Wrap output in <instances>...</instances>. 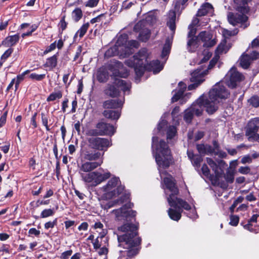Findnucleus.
I'll use <instances>...</instances> for the list:
<instances>
[{
	"label": "nucleus",
	"mask_w": 259,
	"mask_h": 259,
	"mask_svg": "<svg viewBox=\"0 0 259 259\" xmlns=\"http://www.w3.org/2000/svg\"><path fill=\"white\" fill-rule=\"evenodd\" d=\"M163 68L162 65L159 60H153L148 63L145 66V70L153 71L154 74L159 72Z\"/></svg>",
	"instance_id": "obj_22"
},
{
	"label": "nucleus",
	"mask_w": 259,
	"mask_h": 259,
	"mask_svg": "<svg viewBox=\"0 0 259 259\" xmlns=\"http://www.w3.org/2000/svg\"><path fill=\"white\" fill-rule=\"evenodd\" d=\"M213 12V7L212 5L209 3L203 4L198 9L195 15L196 17H202Z\"/></svg>",
	"instance_id": "obj_19"
},
{
	"label": "nucleus",
	"mask_w": 259,
	"mask_h": 259,
	"mask_svg": "<svg viewBox=\"0 0 259 259\" xmlns=\"http://www.w3.org/2000/svg\"><path fill=\"white\" fill-rule=\"evenodd\" d=\"M103 238V236L97 237L93 242V244L94 248L95 249H99L101 246V240Z\"/></svg>",
	"instance_id": "obj_55"
},
{
	"label": "nucleus",
	"mask_w": 259,
	"mask_h": 259,
	"mask_svg": "<svg viewBox=\"0 0 259 259\" xmlns=\"http://www.w3.org/2000/svg\"><path fill=\"white\" fill-rule=\"evenodd\" d=\"M166 24L169 29L175 33L176 28V13L174 10H170L166 14Z\"/></svg>",
	"instance_id": "obj_16"
},
{
	"label": "nucleus",
	"mask_w": 259,
	"mask_h": 259,
	"mask_svg": "<svg viewBox=\"0 0 259 259\" xmlns=\"http://www.w3.org/2000/svg\"><path fill=\"white\" fill-rule=\"evenodd\" d=\"M46 77L45 74H37L35 73H32L29 75V78L33 80L37 81H41L43 80Z\"/></svg>",
	"instance_id": "obj_51"
},
{
	"label": "nucleus",
	"mask_w": 259,
	"mask_h": 259,
	"mask_svg": "<svg viewBox=\"0 0 259 259\" xmlns=\"http://www.w3.org/2000/svg\"><path fill=\"white\" fill-rule=\"evenodd\" d=\"M202 160L203 158L201 155H196L195 157L191 160V162L196 169H199Z\"/></svg>",
	"instance_id": "obj_41"
},
{
	"label": "nucleus",
	"mask_w": 259,
	"mask_h": 259,
	"mask_svg": "<svg viewBox=\"0 0 259 259\" xmlns=\"http://www.w3.org/2000/svg\"><path fill=\"white\" fill-rule=\"evenodd\" d=\"M121 36H125V37H126L125 41H123L122 40L121 46H125L130 49L131 53H130V55L133 53V52H132L133 48H138L139 47V44L137 40H131L130 41H127V35L124 34V35H121Z\"/></svg>",
	"instance_id": "obj_31"
},
{
	"label": "nucleus",
	"mask_w": 259,
	"mask_h": 259,
	"mask_svg": "<svg viewBox=\"0 0 259 259\" xmlns=\"http://www.w3.org/2000/svg\"><path fill=\"white\" fill-rule=\"evenodd\" d=\"M99 0H89L84 4V6L87 7L94 8L97 6Z\"/></svg>",
	"instance_id": "obj_56"
},
{
	"label": "nucleus",
	"mask_w": 259,
	"mask_h": 259,
	"mask_svg": "<svg viewBox=\"0 0 259 259\" xmlns=\"http://www.w3.org/2000/svg\"><path fill=\"white\" fill-rule=\"evenodd\" d=\"M137 4V1L136 0H125L124 1L122 4V10H127L131 8L133 6Z\"/></svg>",
	"instance_id": "obj_44"
},
{
	"label": "nucleus",
	"mask_w": 259,
	"mask_h": 259,
	"mask_svg": "<svg viewBox=\"0 0 259 259\" xmlns=\"http://www.w3.org/2000/svg\"><path fill=\"white\" fill-rule=\"evenodd\" d=\"M163 183L166 188L171 192V194L167 197V201L170 206H176L180 204L186 210L191 209L190 205L187 202L177 196L179 191L175 179L171 175H168V177L164 178Z\"/></svg>",
	"instance_id": "obj_4"
},
{
	"label": "nucleus",
	"mask_w": 259,
	"mask_h": 259,
	"mask_svg": "<svg viewBox=\"0 0 259 259\" xmlns=\"http://www.w3.org/2000/svg\"><path fill=\"white\" fill-rule=\"evenodd\" d=\"M108 73L106 70L104 68H100L98 71L97 78L100 82H105L108 79Z\"/></svg>",
	"instance_id": "obj_36"
},
{
	"label": "nucleus",
	"mask_w": 259,
	"mask_h": 259,
	"mask_svg": "<svg viewBox=\"0 0 259 259\" xmlns=\"http://www.w3.org/2000/svg\"><path fill=\"white\" fill-rule=\"evenodd\" d=\"M57 63L58 55L55 54L47 59L46 62L44 64V67L49 68L50 70H53L57 66Z\"/></svg>",
	"instance_id": "obj_30"
},
{
	"label": "nucleus",
	"mask_w": 259,
	"mask_h": 259,
	"mask_svg": "<svg viewBox=\"0 0 259 259\" xmlns=\"http://www.w3.org/2000/svg\"><path fill=\"white\" fill-rule=\"evenodd\" d=\"M119 180L118 178H112L108 182L106 185L103 187V191L110 196L119 195L123 190L121 186H118Z\"/></svg>",
	"instance_id": "obj_10"
},
{
	"label": "nucleus",
	"mask_w": 259,
	"mask_h": 259,
	"mask_svg": "<svg viewBox=\"0 0 259 259\" xmlns=\"http://www.w3.org/2000/svg\"><path fill=\"white\" fill-rule=\"evenodd\" d=\"M103 163V159H100L98 161H88L83 163L80 166L79 172H90L92 170L95 169Z\"/></svg>",
	"instance_id": "obj_15"
},
{
	"label": "nucleus",
	"mask_w": 259,
	"mask_h": 259,
	"mask_svg": "<svg viewBox=\"0 0 259 259\" xmlns=\"http://www.w3.org/2000/svg\"><path fill=\"white\" fill-rule=\"evenodd\" d=\"M82 16V12L80 9L76 8L72 12V17L75 22L78 21Z\"/></svg>",
	"instance_id": "obj_42"
},
{
	"label": "nucleus",
	"mask_w": 259,
	"mask_h": 259,
	"mask_svg": "<svg viewBox=\"0 0 259 259\" xmlns=\"http://www.w3.org/2000/svg\"><path fill=\"white\" fill-rule=\"evenodd\" d=\"M203 98L200 97L197 101L191 106V109L197 116L202 115L204 107L203 106Z\"/></svg>",
	"instance_id": "obj_20"
},
{
	"label": "nucleus",
	"mask_w": 259,
	"mask_h": 259,
	"mask_svg": "<svg viewBox=\"0 0 259 259\" xmlns=\"http://www.w3.org/2000/svg\"><path fill=\"white\" fill-rule=\"evenodd\" d=\"M123 105V102L119 100H109L103 103V107L105 109H115L121 107Z\"/></svg>",
	"instance_id": "obj_26"
},
{
	"label": "nucleus",
	"mask_w": 259,
	"mask_h": 259,
	"mask_svg": "<svg viewBox=\"0 0 259 259\" xmlns=\"http://www.w3.org/2000/svg\"><path fill=\"white\" fill-rule=\"evenodd\" d=\"M156 147L155 155V160L159 167L163 168H168L172 163V156L170 150L166 143L160 140L158 142L157 137L152 138V147Z\"/></svg>",
	"instance_id": "obj_3"
},
{
	"label": "nucleus",
	"mask_w": 259,
	"mask_h": 259,
	"mask_svg": "<svg viewBox=\"0 0 259 259\" xmlns=\"http://www.w3.org/2000/svg\"><path fill=\"white\" fill-rule=\"evenodd\" d=\"M117 239L118 246L127 249V256L132 257L136 255L139 249L138 246L141 239L137 237L138 226L131 223H125L118 228Z\"/></svg>",
	"instance_id": "obj_1"
},
{
	"label": "nucleus",
	"mask_w": 259,
	"mask_h": 259,
	"mask_svg": "<svg viewBox=\"0 0 259 259\" xmlns=\"http://www.w3.org/2000/svg\"><path fill=\"white\" fill-rule=\"evenodd\" d=\"M19 35L17 34L7 36L3 41V45L6 47H12L15 45L19 41Z\"/></svg>",
	"instance_id": "obj_27"
},
{
	"label": "nucleus",
	"mask_w": 259,
	"mask_h": 259,
	"mask_svg": "<svg viewBox=\"0 0 259 259\" xmlns=\"http://www.w3.org/2000/svg\"><path fill=\"white\" fill-rule=\"evenodd\" d=\"M80 175L82 180L87 183H92L93 185L95 186L96 181V171L90 172L88 173L79 172Z\"/></svg>",
	"instance_id": "obj_25"
},
{
	"label": "nucleus",
	"mask_w": 259,
	"mask_h": 259,
	"mask_svg": "<svg viewBox=\"0 0 259 259\" xmlns=\"http://www.w3.org/2000/svg\"><path fill=\"white\" fill-rule=\"evenodd\" d=\"M171 207H174L175 208H170L168 209L167 210L168 215L171 220L178 221L181 218L183 209H185L181 206L180 204L176 206Z\"/></svg>",
	"instance_id": "obj_17"
},
{
	"label": "nucleus",
	"mask_w": 259,
	"mask_h": 259,
	"mask_svg": "<svg viewBox=\"0 0 259 259\" xmlns=\"http://www.w3.org/2000/svg\"><path fill=\"white\" fill-rule=\"evenodd\" d=\"M248 141L250 142H257L259 143V134L257 133L248 137Z\"/></svg>",
	"instance_id": "obj_61"
},
{
	"label": "nucleus",
	"mask_w": 259,
	"mask_h": 259,
	"mask_svg": "<svg viewBox=\"0 0 259 259\" xmlns=\"http://www.w3.org/2000/svg\"><path fill=\"white\" fill-rule=\"evenodd\" d=\"M224 178L228 183H232L234 180V172L233 171L227 170L224 176Z\"/></svg>",
	"instance_id": "obj_45"
},
{
	"label": "nucleus",
	"mask_w": 259,
	"mask_h": 259,
	"mask_svg": "<svg viewBox=\"0 0 259 259\" xmlns=\"http://www.w3.org/2000/svg\"><path fill=\"white\" fill-rule=\"evenodd\" d=\"M251 57L247 54H243L240 58V65L244 69H247L251 63Z\"/></svg>",
	"instance_id": "obj_35"
},
{
	"label": "nucleus",
	"mask_w": 259,
	"mask_h": 259,
	"mask_svg": "<svg viewBox=\"0 0 259 259\" xmlns=\"http://www.w3.org/2000/svg\"><path fill=\"white\" fill-rule=\"evenodd\" d=\"M177 130L175 126H170L167 131V139L168 140L172 139L176 135Z\"/></svg>",
	"instance_id": "obj_47"
},
{
	"label": "nucleus",
	"mask_w": 259,
	"mask_h": 259,
	"mask_svg": "<svg viewBox=\"0 0 259 259\" xmlns=\"http://www.w3.org/2000/svg\"><path fill=\"white\" fill-rule=\"evenodd\" d=\"M205 74V71L201 69L196 70L191 73L190 81L201 84L205 80L204 77Z\"/></svg>",
	"instance_id": "obj_23"
},
{
	"label": "nucleus",
	"mask_w": 259,
	"mask_h": 259,
	"mask_svg": "<svg viewBox=\"0 0 259 259\" xmlns=\"http://www.w3.org/2000/svg\"><path fill=\"white\" fill-rule=\"evenodd\" d=\"M220 58V57L218 54H216L213 58L210 60L209 65L208 66V69H211L217 63L219 59Z\"/></svg>",
	"instance_id": "obj_57"
},
{
	"label": "nucleus",
	"mask_w": 259,
	"mask_h": 259,
	"mask_svg": "<svg viewBox=\"0 0 259 259\" xmlns=\"http://www.w3.org/2000/svg\"><path fill=\"white\" fill-rule=\"evenodd\" d=\"M230 222L229 224L233 226H236L239 223V218L238 215H231L230 217Z\"/></svg>",
	"instance_id": "obj_54"
},
{
	"label": "nucleus",
	"mask_w": 259,
	"mask_h": 259,
	"mask_svg": "<svg viewBox=\"0 0 259 259\" xmlns=\"http://www.w3.org/2000/svg\"><path fill=\"white\" fill-rule=\"evenodd\" d=\"M229 95V93L225 87L219 83L214 85L208 97L201 96L203 98V106L208 114H212L218 109L219 99H226Z\"/></svg>",
	"instance_id": "obj_2"
},
{
	"label": "nucleus",
	"mask_w": 259,
	"mask_h": 259,
	"mask_svg": "<svg viewBox=\"0 0 259 259\" xmlns=\"http://www.w3.org/2000/svg\"><path fill=\"white\" fill-rule=\"evenodd\" d=\"M226 41L222 42L218 47L216 53L219 54L226 53L229 49L226 45Z\"/></svg>",
	"instance_id": "obj_40"
},
{
	"label": "nucleus",
	"mask_w": 259,
	"mask_h": 259,
	"mask_svg": "<svg viewBox=\"0 0 259 259\" xmlns=\"http://www.w3.org/2000/svg\"><path fill=\"white\" fill-rule=\"evenodd\" d=\"M13 51V49L9 48L2 55L0 60V64H2L10 56Z\"/></svg>",
	"instance_id": "obj_49"
},
{
	"label": "nucleus",
	"mask_w": 259,
	"mask_h": 259,
	"mask_svg": "<svg viewBox=\"0 0 259 259\" xmlns=\"http://www.w3.org/2000/svg\"><path fill=\"white\" fill-rule=\"evenodd\" d=\"M259 129L258 126H257L254 121H250L247 127L245 135L247 137H249L252 135L256 133Z\"/></svg>",
	"instance_id": "obj_32"
},
{
	"label": "nucleus",
	"mask_w": 259,
	"mask_h": 259,
	"mask_svg": "<svg viewBox=\"0 0 259 259\" xmlns=\"http://www.w3.org/2000/svg\"><path fill=\"white\" fill-rule=\"evenodd\" d=\"M248 102L254 107H259V97L257 96L252 97L248 100Z\"/></svg>",
	"instance_id": "obj_52"
},
{
	"label": "nucleus",
	"mask_w": 259,
	"mask_h": 259,
	"mask_svg": "<svg viewBox=\"0 0 259 259\" xmlns=\"http://www.w3.org/2000/svg\"><path fill=\"white\" fill-rule=\"evenodd\" d=\"M199 46L200 42L198 37L193 36L188 40L187 49L189 52L193 53L197 50Z\"/></svg>",
	"instance_id": "obj_24"
},
{
	"label": "nucleus",
	"mask_w": 259,
	"mask_h": 259,
	"mask_svg": "<svg viewBox=\"0 0 259 259\" xmlns=\"http://www.w3.org/2000/svg\"><path fill=\"white\" fill-rule=\"evenodd\" d=\"M227 76L229 77L227 85L229 88L232 89L236 88L237 83L244 79L243 75L237 71L234 67H232L229 71Z\"/></svg>",
	"instance_id": "obj_12"
},
{
	"label": "nucleus",
	"mask_w": 259,
	"mask_h": 259,
	"mask_svg": "<svg viewBox=\"0 0 259 259\" xmlns=\"http://www.w3.org/2000/svg\"><path fill=\"white\" fill-rule=\"evenodd\" d=\"M149 55L147 49L142 48L134 56L133 60H126L125 64L131 67L134 68L137 76L141 77L145 70V66L149 62Z\"/></svg>",
	"instance_id": "obj_5"
},
{
	"label": "nucleus",
	"mask_w": 259,
	"mask_h": 259,
	"mask_svg": "<svg viewBox=\"0 0 259 259\" xmlns=\"http://www.w3.org/2000/svg\"><path fill=\"white\" fill-rule=\"evenodd\" d=\"M55 213V211L53 209H45L43 210L40 213L41 218H46L53 216Z\"/></svg>",
	"instance_id": "obj_48"
},
{
	"label": "nucleus",
	"mask_w": 259,
	"mask_h": 259,
	"mask_svg": "<svg viewBox=\"0 0 259 259\" xmlns=\"http://www.w3.org/2000/svg\"><path fill=\"white\" fill-rule=\"evenodd\" d=\"M122 39L125 41V36H120L115 45L108 49L105 53V56L107 58H110L116 55H119L120 57L124 58L130 55L131 53L130 49L125 46H121Z\"/></svg>",
	"instance_id": "obj_6"
},
{
	"label": "nucleus",
	"mask_w": 259,
	"mask_h": 259,
	"mask_svg": "<svg viewBox=\"0 0 259 259\" xmlns=\"http://www.w3.org/2000/svg\"><path fill=\"white\" fill-rule=\"evenodd\" d=\"M96 181H95V186L100 184L101 182L105 181L107 179H108L111 174L109 172H106L104 174H101L98 171H96Z\"/></svg>",
	"instance_id": "obj_34"
},
{
	"label": "nucleus",
	"mask_w": 259,
	"mask_h": 259,
	"mask_svg": "<svg viewBox=\"0 0 259 259\" xmlns=\"http://www.w3.org/2000/svg\"><path fill=\"white\" fill-rule=\"evenodd\" d=\"M170 48L171 45L170 44V42L169 40L167 39L164 45L161 53V57L162 58H164L165 57L167 56L169 54Z\"/></svg>",
	"instance_id": "obj_39"
},
{
	"label": "nucleus",
	"mask_w": 259,
	"mask_h": 259,
	"mask_svg": "<svg viewBox=\"0 0 259 259\" xmlns=\"http://www.w3.org/2000/svg\"><path fill=\"white\" fill-rule=\"evenodd\" d=\"M103 114L106 118L112 120H117L120 116V113L119 111L109 110L104 111Z\"/></svg>",
	"instance_id": "obj_33"
},
{
	"label": "nucleus",
	"mask_w": 259,
	"mask_h": 259,
	"mask_svg": "<svg viewBox=\"0 0 259 259\" xmlns=\"http://www.w3.org/2000/svg\"><path fill=\"white\" fill-rule=\"evenodd\" d=\"M143 22H138L134 26V30L137 32H140L139 35V40L146 42L150 37V31L147 28H143L144 26Z\"/></svg>",
	"instance_id": "obj_14"
},
{
	"label": "nucleus",
	"mask_w": 259,
	"mask_h": 259,
	"mask_svg": "<svg viewBox=\"0 0 259 259\" xmlns=\"http://www.w3.org/2000/svg\"><path fill=\"white\" fill-rule=\"evenodd\" d=\"M62 97V93L61 91H59L57 92H53L51 93L47 98L48 102L53 101L57 99H61Z\"/></svg>",
	"instance_id": "obj_38"
},
{
	"label": "nucleus",
	"mask_w": 259,
	"mask_h": 259,
	"mask_svg": "<svg viewBox=\"0 0 259 259\" xmlns=\"http://www.w3.org/2000/svg\"><path fill=\"white\" fill-rule=\"evenodd\" d=\"M250 171V168L249 166H241L238 169V172L243 175L248 174Z\"/></svg>",
	"instance_id": "obj_59"
},
{
	"label": "nucleus",
	"mask_w": 259,
	"mask_h": 259,
	"mask_svg": "<svg viewBox=\"0 0 259 259\" xmlns=\"http://www.w3.org/2000/svg\"><path fill=\"white\" fill-rule=\"evenodd\" d=\"M178 85L179 88V90L175 93L171 98L172 102H177L179 99H180L183 95L184 93L186 90V84L185 83L182 81L180 82Z\"/></svg>",
	"instance_id": "obj_28"
},
{
	"label": "nucleus",
	"mask_w": 259,
	"mask_h": 259,
	"mask_svg": "<svg viewBox=\"0 0 259 259\" xmlns=\"http://www.w3.org/2000/svg\"><path fill=\"white\" fill-rule=\"evenodd\" d=\"M215 152H216V151H214V148H212V147L210 145H206L204 154L214 155Z\"/></svg>",
	"instance_id": "obj_64"
},
{
	"label": "nucleus",
	"mask_w": 259,
	"mask_h": 259,
	"mask_svg": "<svg viewBox=\"0 0 259 259\" xmlns=\"http://www.w3.org/2000/svg\"><path fill=\"white\" fill-rule=\"evenodd\" d=\"M115 129L113 125L103 121L98 122L96 125L95 129H90L88 131L87 135L90 136H98L104 135H113Z\"/></svg>",
	"instance_id": "obj_9"
},
{
	"label": "nucleus",
	"mask_w": 259,
	"mask_h": 259,
	"mask_svg": "<svg viewBox=\"0 0 259 259\" xmlns=\"http://www.w3.org/2000/svg\"><path fill=\"white\" fill-rule=\"evenodd\" d=\"M197 37H198V39H200L204 42L203 46L205 47H211L216 44L214 39H210V35L206 31L201 32Z\"/></svg>",
	"instance_id": "obj_21"
},
{
	"label": "nucleus",
	"mask_w": 259,
	"mask_h": 259,
	"mask_svg": "<svg viewBox=\"0 0 259 259\" xmlns=\"http://www.w3.org/2000/svg\"><path fill=\"white\" fill-rule=\"evenodd\" d=\"M206 161L212 171L214 172L215 179L217 180H219L222 175L223 172V169L212 158L207 157L206 158Z\"/></svg>",
	"instance_id": "obj_18"
},
{
	"label": "nucleus",
	"mask_w": 259,
	"mask_h": 259,
	"mask_svg": "<svg viewBox=\"0 0 259 259\" xmlns=\"http://www.w3.org/2000/svg\"><path fill=\"white\" fill-rule=\"evenodd\" d=\"M65 16H63L60 21L59 26L61 33L66 28L68 23L65 21Z\"/></svg>",
	"instance_id": "obj_53"
},
{
	"label": "nucleus",
	"mask_w": 259,
	"mask_h": 259,
	"mask_svg": "<svg viewBox=\"0 0 259 259\" xmlns=\"http://www.w3.org/2000/svg\"><path fill=\"white\" fill-rule=\"evenodd\" d=\"M57 224V219L56 218L53 221H49L45 224V228L49 229V228H53Z\"/></svg>",
	"instance_id": "obj_58"
},
{
	"label": "nucleus",
	"mask_w": 259,
	"mask_h": 259,
	"mask_svg": "<svg viewBox=\"0 0 259 259\" xmlns=\"http://www.w3.org/2000/svg\"><path fill=\"white\" fill-rule=\"evenodd\" d=\"M89 26L90 24L89 22L83 24L80 29L75 34L74 38L75 39L77 37L78 35L80 38L82 37L89 29Z\"/></svg>",
	"instance_id": "obj_37"
},
{
	"label": "nucleus",
	"mask_w": 259,
	"mask_h": 259,
	"mask_svg": "<svg viewBox=\"0 0 259 259\" xmlns=\"http://www.w3.org/2000/svg\"><path fill=\"white\" fill-rule=\"evenodd\" d=\"M104 154V152L102 154H101L99 152H95L91 153L87 152L85 154L84 158L86 160L91 162H92V161L94 160H97V161H98L101 159L103 160Z\"/></svg>",
	"instance_id": "obj_29"
},
{
	"label": "nucleus",
	"mask_w": 259,
	"mask_h": 259,
	"mask_svg": "<svg viewBox=\"0 0 259 259\" xmlns=\"http://www.w3.org/2000/svg\"><path fill=\"white\" fill-rule=\"evenodd\" d=\"M203 175L207 178H211L212 176L210 174V170L206 164H203L201 167Z\"/></svg>",
	"instance_id": "obj_50"
},
{
	"label": "nucleus",
	"mask_w": 259,
	"mask_h": 259,
	"mask_svg": "<svg viewBox=\"0 0 259 259\" xmlns=\"http://www.w3.org/2000/svg\"><path fill=\"white\" fill-rule=\"evenodd\" d=\"M194 113L191 108L186 110L184 115V119L187 122H190L193 118Z\"/></svg>",
	"instance_id": "obj_43"
},
{
	"label": "nucleus",
	"mask_w": 259,
	"mask_h": 259,
	"mask_svg": "<svg viewBox=\"0 0 259 259\" xmlns=\"http://www.w3.org/2000/svg\"><path fill=\"white\" fill-rule=\"evenodd\" d=\"M41 118L43 125L45 126L46 129L47 131H50V128L48 125V115L44 112H42L41 113Z\"/></svg>",
	"instance_id": "obj_46"
},
{
	"label": "nucleus",
	"mask_w": 259,
	"mask_h": 259,
	"mask_svg": "<svg viewBox=\"0 0 259 259\" xmlns=\"http://www.w3.org/2000/svg\"><path fill=\"white\" fill-rule=\"evenodd\" d=\"M133 205V204L131 203H127L122 206L119 209L116 210L115 212L117 217L125 218L126 220L130 217L134 218L136 216V212L130 209Z\"/></svg>",
	"instance_id": "obj_13"
},
{
	"label": "nucleus",
	"mask_w": 259,
	"mask_h": 259,
	"mask_svg": "<svg viewBox=\"0 0 259 259\" xmlns=\"http://www.w3.org/2000/svg\"><path fill=\"white\" fill-rule=\"evenodd\" d=\"M113 84V85L108 84L105 90V94L111 97H115L119 95V91L117 88H120L124 92L129 90L131 88L130 82H127L126 81L119 78H115Z\"/></svg>",
	"instance_id": "obj_8"
},
{
	"label": "nucleus",
	"mask_w": 259,
	"mask_h": 259,
	"mask_svg": "<svg viewBox=\"0 0 259 259\" xmlns=\"http://www.w3.org/2000/svg\"><path fill=\"white\" fill-rule=\"evenodd\" d=\"M88 141L90 148L98 150L106 151L111 145V142L106 138L93 137Z\"/></svg>",
	"instance_id": "obj_11"
},
{
	"label": "nucleus",
	"mask_w": 259,
	"mask_h": 259,
	"mask_svg": "<svg viewBox=\"0 0 259 259\" xmlns=\"http://www.w3.org/2000/svg\"><path fill=\"white\" fill-rule=\"evenodd\" d=\"M252 162V158L250 155H246L242 157L241 162L242 164L250 163Z\"/></svg>",
	"instance_id": "obj_63"
},
{
	"label": "nucleus",
	"mask_w": 259,
	"mask_h": 259,
	"mask_svg": "<svg viewBox=\"0 0 259 259\" xmlns=\"http://www.w3.org/2000/svg\"><path fill=\"white\" fill-rule=\"evenodd\" d=\"M206 145L197 144L196 146L197 149L200 154H204L205 152Z\"/></svg>",
	"instance_id": "obj_60"
},
{
	"label": "nucleus",
	"mask_w": 259,
	"mask_h": 259,
	"mask_svg": "<svg viewBox=\"0 0 259 259\" xmlns=\"http://www.w3.org/2000/svg\"><path fill=\"white\" fill-rule=\"evenodd\" d=\"M242 3L244 4L243 6L239 7L238 8V13H233L229 12L228 14V20L229 22L235 26L239 23L245 22L248 17L245 15L248 12V8L245 5L248 0H241Z\"/></svg>",
	"instance_id": "obj_7"
},
{
	"label": "nucleus",
	"mask_w": 259,
	"mask_h": 259,
	"mask_svg": "<svg viewBox=\"0 0 259 259\" xmlns=\"http://www.w3.org/2000/svg\"><path fill=\"white\" fill-rule=\"evenodd\" d=\"M72 250H69L62 253L60 258L61 259H68L69 257L72 254Z\"/></svg>",
	"instance_id": "obj_62"
}]
</instances>
